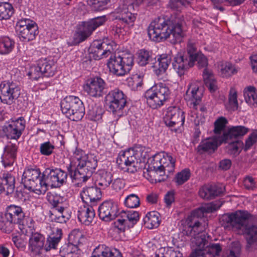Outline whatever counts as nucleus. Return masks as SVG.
Listing matches in <instances>:
<instances>
[{"mask_svg":"<svg viewBox=\"0 0 257 257\" xmlns=\"http://www.w3.org/2000/svg\"><path fill=\"white\" fill-rule=\"evenodd\" d=\"M184 17L180 13H174L167 19L158 18L150 24L148 36L154 41H161L170 39L175 44L180 43L185 36Z\"/></svg>","mask_w":257,"mask_h":257,"instance_id":"1","label":"nucleus"},{"mask_svg":"<svg viewBox=\"0 0 257 257\" xmlns=\"http://www.w3.org/2000/svg\"><path fill=\"white\" fill-rule=\"evenodd\" d=\"M80 196L84 203L93 205L101 199L102 194L100 189L94 186L84 188L80 192Z\"/></svg>","mask_w":257,"mask_h":257,"instance_id":"23","label":"nucleus"},{"mask_svg":"<svg viewBox=\"0 0 257 257\" xmlns=\"http://www.w3.org/2000/svg\"><path fill=\"white\" fill-rule=\"evenodd\" d=\"M103 112L101 106L94 105L89 109L87 115L90 120L96 121L101 119Z\"/></svg>","mask_w":257,"mask_h":257,"instance_id":"46","label":"nucleus"},{"mask_svg":"<svg viewBox=\"0 0 257 257\" xmlns=\"http://www.w3.org/2000/svg\"><path fill=\"white\" fill-rule=\"evenodd\" d=\"M159 214L156 211L148 213L144 218L145 224L148 228L157 227L160 224Z\"/></svg>","mask_w":257,"mask_h":257,"instance_id":"43","label":"nucleus"},{"mask_svg":"<svg viewBox=\"0 0 257 257\" xmlns=\"http://www.w3.org/2000/svg\"><path fill=\"white\" fill-rule=\"evenodd\" d=\"M196 61L198 66L203 68L208 64L206 57L198 51L194 42L189 41L187 45L186 51L178 53L173 58L172 66L179 76H183L185 71L193 67Z\"/></svg>","mask_w":257,"mask_h":257,"instance_id":"3","label":"nucleus"},{"mask_svg":"<svg viewBox=\"0 0 257 257\" xmlns=\"http://www.w3.org/2000/svg\"><path fill=\"white\" fill-rule=\"evenodd\" d=\"M221 247L218 243H213L205 250H203L205 252V255L208 257H215L219 254L221 251Z\"/></svg>","mask_w":257,"mask_h":257,"instance_id":"57","label":"nucleus"},{"mask_svg":"<svg viewBox=\"0 0 257 257\" xmlns=\"http://www.w3.org/2000/svg\"><path fill=\"white\" fill-rule=\"evenodd\" d=\"M61 109L63 114L73 121L80 120L85 114L82 101L76 96H66L61 102Z\"/></svg>","mask_w":257,"mask_h":257,"instance_id":"8","label":"nucleus"},{"mask_svg":"<svg viewBox=\"0 0 257 257\" xmlns=\"http://www.w3.org/2000/svg\"><path fill=\"white\" fill-rule=\"evenodd\" d=\"M105 101L108 106V110L117 115H121V111L126 103L124 94L121 90L117 89H115L106 94Z\"/></svg>","mask_w":257,"mask_h":257,"instance_id":"12","label":"nucleus"},{"mask_svg":"<svg viewBox=\"0 0 257 257\" xmlns=\"http://www.w3.org/2000/svg\"><path fill=\"white\" fill-rule=\"evenodd\" d=\"M257 142V132H253L247 138L245 141L244 150L249 149Z\"/></svg>","mask_w":257,"mask_h":257,"instance_id":"61","label":"nucleus"},{"mask_svg":"<svg viewBox=\"0 0 257 257\" xmlns=\"http://www.w3.org/2000/svg\"><path fill=\"white\" fill-rule=\"evenodd\" d=\"M20 94V89L14 82L4 81L0 84V100L4 104L11 105Z\"/></svg>","mask_w":257,"mask_h":257,"instance_id":"18","label":"nucleus"},{"mask_svg":"<svg viewBox=\"0 0 257 257\" xmlns=\"http://www.w3.org/2000/svg\"><path fill=\"white\" fill-rule=\"evenodd\" d=\"M60 199L62 200L58 197H50L49 201L53 207L49 212V217L51 221L63 223L69 220L71 215Z\"/></svg>","mask_w":257,"mask_h":257,"instance_id":"14","label":"nucleus"},{"mask_svg":"<svg viewBox=\"0 0 257 257\" xmlns=\"http://www.w3.org/2000/svg\"><path fill=\"white\" fill-rule=\"evenodd\" d=\"M15 222L6 212L0 215V229L4 232L10 233L15 226Z\"/></svg>","mask_w":257,"mask_h":257,"instance_id":"37","label":"nucleus"},{"mask_svg":"<svg viewBox=\"0 0 257 257\" xmlns=\"http://www.w3.org/2000/svg\"><path fill=\"white\" fill-rule=\"evenodd\" d=\"M27 75L31 79L34 80H37L39 78L43 77L38 61L36 65L30 66L27 72Z\"/></svg>","mask_w":257,"mask_h":257,"instance_id":"50","label":"nucleus"},{"mask_svg":"<svg viewBox=\"0 0 257 257\" xmlns=\"http://www.w3.org/2000/svg\"><path fill=\"white\" fill-rule=\"evenodd\" d=\"M26 124L24 117H19L12 120L8 125H4L3 131L8 139L18 140L25 131Z\"/></svg>","mask_w":257,"mask_h":257,"instance_id":"19","label":"nucleus"},{"mask_svg":"<svg viewBox=\"0 0 257 257\" xmlns=\"http://www.w3.org/2000/svg\"><path fill=\"white\" fill-rule=\"evenodd\" d=\"M43 247H44L43 236L38 233L32 234L29 239V249L35 254H39Z\"/></svg>","mask_w":257,"mask_h":257,"instance_id":"32","label":"nucleus"},{"mask_svg":"<svg viewBox=\"0 0 257 257\" xmlns=\"http://www.w3.org/2000/svg\"><path fill=\"white\" fill-rule=\"evenodd\" d=\"M58 236L50 237L48 239L47 243L44 246V249L46 251H49L51 249H55L60 241L62 235V231L61 229L57 230Z\"/></svg>","mask_w":257,"mask_h":257,"instance_id":"49","label":"nucleus"},{"mask_svg":"<svg viewBox=\"0 0 257 257\" xmlns=\"http://www.w3.org/2000/svg\"><path fill=\"white\" fill-rule=\"evenodd\" d=\"M18 148L15 144H9L6 146L2 157V162L5 167L13 165L17 157Z\"/></svg>","mask_w":257,"mask_h":257,"instance_id":"29","label":"nucleus"},{"mask_svg":"<svg viewBox=\"0 0 257 257\" xmlns=\"http://www.w3.org/2000/svg\"><path fill=\"white\" fill-rule=\"evenodd\" d=\"M147 153L145 147L142 146L136 148L135 151L121 152L117 158L116 163L120 169L124 170L125 167H127V171L134 172L139 169L140 162L137 157L146 158Z\"/></svg>","mask_w":257,"mask_h":257,"instance_id":"5","label":"nucleus"},{"mask_svg":"<svg viewBox=\"0 0 257 257\" xmlns=\"http://www.w3.org/2000/svg\"><path fill=\"white\" fill-rule=\"evenodd\" d=\"M134 65V57L131 53L111 56L107 63L109 71L117 76L128 73Z\"/></svg>","mask_w":257,"mask_h":257,"instance_id":"6","label":"nucleus"},{"mask_svg":"<svg viewBox=\"0 0 257 257\" xmlns=\"http://www.w3.org/2000/svg\"><path fill=\"white\" fill-rule=\"evenodd\" d=\"M227 108L228 110L232 111L236 110L238 108L237 93L234 90L231 89L230 91Z\"/></svg>","mask_w":257,"mask_h":257,"instance_id":"56","label":"nucleus"},{"mask_svg":"<svg viewBox=\"0 0 257 257\" xmlns=\"http://www.w3.org/2000/svg\"><path fill=\"white\" fill-rule=\"evenodd\" d=\"M16 29L20 40L24 42L34 40L38 34L36 23L28 19L19 21L16 24Z\"/></svg>","mask_w":257,"mask_h":257,"instance_id":"13","label":"nucleus"},{"mask_svg":"<svg viewBox=\"0 0 257 257\" xmlns=\"http://www.w3.org/2000/svg\"><path fill=\"white\" fill-rule=\"evenodd\" d=\"M139 218V214L138 212L134 210L128 211V224H131L132 227L137 222Z\"/></svg>","mask_w":257,"mask_h":257,"instance_id":"62","label":"nucleus"},{"mask_svg":"<svg viewBox=\"0 0 257 257\" xmlns=\"http://www.w3.org/2000/svg\"><path fill=\"white\" fill-rule=\"evenodd\" d=\"M198 84L199 82L194 81L190 83L184 96L185 99L190 102V104L193 105V108L195 110L198 109L197 105L201 102L202 96Z\"/></svg>","mask_w":257,"mask_h":257,"instance_id":"22","label":"nucleus"},{"mask_svg":"<svg viewBox=\"0 0 257 257\" xmlns=\"http://www.w3.org/2000/svg\"><path fill=\"white\" fill-rule=\"evenodd\" d=\"M97 166V159L93 154H88V156L81 162L78 163L74 170L71 165L68 167V171L72 182L76 186L87 181L92 175Z\"/></svg>","mask_w":257,"mask_h":257,"instance_id":"4","label":"nucleus"},{"mask_svg":"<svg viewBox=\"0 0 257 257\" xmlns=\"http://www.w3.org/2000/svg\"><path fill=\"white\" fill-rule=\"evenodd\" d=\"M224 143H228L227 148L229 153L234 155L238 154V150L242 145V143L239 140L228 141V142Z\"/></svg>","mask_w":257,"mask_h":257,"instance_id":"60","label":"nucleus"},{"mask_svg":"<svg viewBox=\"0 0 257 257\" xmlns=\"http://www.w3.org/2000/svg\"><path fill=\"white\" fill-rule=\"evenodd\" d=\"M237 70L232 64L226 62L222 65L221 68V73L223 77H229L236 73Z\"/></svg>","mask_w":257,"mask_h":257,"instance_id":"53","label":"nucleus"},{"mask_svg":"<svg viewBox=\"0 0 257 257\" xmlns=\"http://www.w3.org/2000/svg\"><path fill=\"white\" fill-rule=\"evenodd\" d=\"M191 120L193 121L196 126L202 124L205 120V117L201 114L199 116L198 113L194 111L191 112Z\"/></svg>","mask_w":257,"mask_h":257,"instance_id":"63","label":"nucleus"},{"mask_svg":"<svg viewBox=\"0 0 257 257\" xmlns=\"http://www.w3.org/2000/svg\"><path fill=\"white\" fill-rule=\"evenodd\" d=\"M62 257H79V250L77 245L69 243L63 245L60 249Z\"/></svg>","mask_w":257,"mask_h":257,"instance_id":"39","label":"nucleus"},{"mask_svg":"<svg viewBox=\"0 0 257 257\" xmlns=\"http://www.w3.org/2000/svg\"><path fill=\"white\" fill-rule=\"evenodd\" d=\"M176 160L172 156L168 153H164L163 160L162 162L161 170L164 173H173L174 171Z\"/></svg>","mask_w":257,"mask_h":257,"instance_id":"38","label":"nucleus"},{"mask_svg":"<svg viewBox=\"0 0 257 257\" xmlns=\"http://www.w3.org/2000/svg\"><path fill=\"white\" fill-rule=\"evenodd\" d=\"M248 131V128L242 125L232 126L227 132H223L222 135L219 137L220 144L223 142H228V141L238 139L245 135Z\"/></svg>","mask_w":257,"mask_h":257,"instance_id":"25","label":"nucleus"},{"mask_svg":"<svg viewBox=\"0 0 257 257\" xmlns=\"http://www.w3.org/2000/svg\"><path fill=\"white\" fill-rule=\"evenodd\" d=\"M117 205L111 200L103 202L98 207L99 218L105 221H109L117 216Z\"/></svg>","mask_w":257,"mask_h":257,"instance_id":"21","label":"nucleus"},{"mask_svg":"<svg viewBox=\"0 0 257 257\" xmlns=\"http://www.w3.org/2000/svg\"><path fill=\"white\" fill-rule=\"evenodd\" d=\"M201 223L198 221H195L194 223L191 222H188V230H183L184 234L187 235H195L198 234L201 230L199 229L200 227Z\"/></svg>","mask_w":257,"mask_h":257,"instance_id":"54","label":"nucleus"},{"mask_svg":"<svg viewBox=\"0 0 257 257\" xmlns=\"http://www.w3.org/2000/svg\"><path fill=\"white\" fill-rule=\"evenodd\" d=\"M46 188H59L66 183L68 174L60 168H47L43 173Z\"/></svg>","mask_w":257,"mask_h":257,"instance_id":"11","label":"nucleus"},{"mask_svg":"<svg viewBox=\"0 0 257 257\" xmlns=\"http://www.w3.org/2000/svg\"><path fill=\"white\" fill-rule=\"evenodd\" d=\"M83 88L90 97L99 98L106 93L107 85L103 79L96 76L88 79Z\"/></svg>","mask_w":257,"mask_h":257,"instance_id":"16","label":"nucleus"},{"mask_svg":"<svg viewBox=\"0 0 257 257\" xmlns=\"http://www.w3.org/2000/svg\"><path fill=\"white\" fill-rule=\"evenodd\" d=\"M14 13V9L9 3H0V21L9 19Z\"/></svg>","mask_w":257,"mask_h":257,"instance_id":"47","label":"nucleus"},{"mask_svg":"<svg viewBox=\"0 0 257 257\" xmlns=\"http://www.w3.org/2000/svg\"><path fill=\"white\" fill-rule=\"evenodd\" d=\"M22 222H20L18 224L19 228L23 233L34 234V221L31 217L26 216L23 219Z\"/></svg>","mask_w":257,"mask_h":257,"instance_id":"45","label":"nucleus"},{"mask_svg":"<svg viewBox=\"0 0 257 257\" xmlns=\"http://www.w3.org/2000/svg\"><path fill=\"white\" fill-rule=\"evenodd\" d=\"M255 219L248 212L238 210L223 215L221 221L225 228L241 232L250 245L253 243L257 245V227L253 224Z\"/></svg>","mask_w":257,"mask_h":257,"instance_id":"2","label":"nucleus"},{"mask_svg":"<svg viewBox=\"0 0 257 257\" xmlns=\"http://www.w3.org/2000/svg\"><path fill=\"white\" fill-rule=\"evenodd\" d=\"M106 21V17L104 16L80 23L77 25L74 35V42L79 44L87 40L97 28L104 25Z\"/></svg>","mask_w":257,"mask_h":257,"instance_id":"10","label":"nucleus"},{"mask_svg":"<svg viewBox=\"0 0 257 257\" xmlns=\"http://www.w3.org/2000/svg\"><path fill=\"white\" fill-rule=\"evenodd\" d=\"M164 153L156 154L153 157L149 158L148 160V168H146L149 175L155 178L156 182H160L164 181L165 179H157L156 175H158L160 177L164 176L163 171L161 170L162 162L164 156Z\"/></svg>","mask_w":257,"mask_h":257,"instance_id":"20","label":"nucleus"},{"mask_svg":"<svg viewBox=\"0 0 257 257\" xmlns=\"http://www.w3.org/2000/svg\"><path fill=\"white\" fill-rule=\"evenodd\" d=\"M184 111L177 106H170L166 110L163 120L165 124L175 132L183 126L185 121Z\"/></svg>","mask_w":257,"mask_h":257,"instance_id":"15","label":"nucleus"},{"mask_svg":"<svg viewBox=\"0 0 257 257\" xmlns=\"http://www.w3.org/2000/svg\"><path fill=\"white\" fill-rule=\"evenodd\" d=\"M113 175L110 172L101 171L98 174L96 180L98 186L105 189L108 187L112 182Z\"/></svg>","mask_w":257,"mask_h":257,"instance_id":"40","label":"nucleus"},{"mask_svg":"<svg viewBox=\"0 0 257 257\" xmlns=\"http://www.w3.org/2000/svg\"><path fill=\"white\" fill-rule=\"evenodd\" d=\"M111 187L116 192L121 190L124 186V181L123 179L117 178L112 180Z\"/></svg>","mask_w":257,"mask_h":257,"instance_id":"64","label":"nucleus"},{"mask_svg":"<svg viewBox=\"0 0 257 257\" xmlns=\"http://www.w3.org/2000/svg\"><path fill=\"white\" fill-rule=\"evenodd\" d=\"M171 62V57L167 54H162L158 56L153 67L156 68L155 73L159 75L165 73Z\"/></svg>","mask_w":257,"mask_h":257,"instance_id":"31","label":"nucleus"},{"mask_svg":"<svg viewBox=\"0 0 257 257\" xmlns=\"http://www.w3.org/2000/svg\"><path fill=\"white\" fill-rule=\"evenodd\" d=\"M205 86L211 92H214L218 88L216 81L211 71L204 69L202 74Z\"/></svg>","mask_w":257,"mask_h":257,"instance_id":"36","label":"nucleus"},{"mask_svg":"<svg viewBox=\"0 0 257 257\" xmlns=\"http://www.w3.org/2000/svg\"><path fill=\"white\" fill-rule=\"evenodd\" d=\"M225 187L222 185H206L202 187L199 191V196L206 200H210L223 194Z\"/></svg>","mask_w":257,"mask_h":257,"instance_id":"24","label":"nucleus"},{"mask_svg":"<svg viewBox=\"0 0 257 257\" xmlns=\"http://www.w3.org/2000/svg\"><path fill=\"white\" fill-rule=\"evenodd\" d=\"M54 149L55 146L48 141L42 143L39 150L42 155L49 156L53 153Z\"/></svg>","mask_w":257,"mask_h":257,"instance_id":"59","label":"nucleus"},{"mask_svg":"<svg viewBox=\"0 0 257 257\" xmlns=\"http://www.w3.org/2000/svg\"><path fill=\"white\" fill-rule=\"evenodd\" d=\"M115 19L118 20L119 23L124 25V26H127L130 27L134 26L136 14L128 12L125 7L119 8L115 10Z\"/></svg>","mask_w":257,"mask_h":257,"instance_id":"26","label":"nucleus"},{"mask_svg":"<svg viewBox=\"0 0 257 257\" xmlns=\"http://www.w3.org/2000/svg\"><path fill=\"white\" fill-rule=\"evenodd\" d=\"M124 204L128 208L137 207L140 204V199L137 195L132 194L126 197L124 201Z\"/></svg>","mask_w":257,"mask_h":257,"instance_id":"58","label":"nucleus"},{"mask_svg":"<svg viewBox=\"0 0 257 257\" xmlns=\"http://www.w3.org/2000/svg\"><path fill=\"white\" fill-rule=\"evenodd\" d=\"M95 216L93 205L86 204L80 207L78 211V218L83 224L86 225L90 224Z\"/></svg>","mask_w":257,"mask_h":257,"instance_id":"27","label":"nucleus"},{"mask_svg":"<svg viewBox=\"0 0 257 257\" xmlns=\"http://www.w3.org/2000/svg\"><path fill=\"white\" fill-rule=\"evenodd\" d=\"M91 257H122L121 253L115 250L113 252L108 247L99 245L93 250Z\"/></svg>","mask_w":257,"mask_h":257,"instance_id":"34","label":"nucleus"},{"mask_svg":"<svg viewBox=\"0 0 257 257\" xmlns=\"http://www.w3.org/2000/svg\"><path fill=\"white\" fill-rule=\"evenodd\" d=\"M1 185L4 188L3 193L7 195L12 194L15 189V179L9 173H4L1 178Z\"/></svg>","mask_w":257,"mask_h":257,"instance_id":"35","label":"nucleus"},{"mask_svg":"<svg viewBox=\"0 0 257 257\" xmlns=\"http://www.w3.org/2000/svg\"><path fill=\"white\" fill-rule=\"evenodd\" d=\"M109 0H87V4L94 11L103 10Z\"/></svg>","mask_w":257,"mask_h":257,"instance_id":"52","label":"nucleus"},{"mask_svg":"<svg viewBox=\"0 0 257 257\" xmlns=\"http://www.w3.org/2000/svg\"><path fill=\"white\" fill-rule=\"evenodd\" d=\"M244 96L245 101L250 106H257V92L253 86H248L244 90Z\"/></svg>","mask_w":257,"mask_h":257,"instance_id":"42","label":"nucleus"},{"mask_svg":"<svg viewBox=\"0 0 257 257\" xmlns=\"http://www.w3.org/2000/svg\"><path fill=\"white\" fill-rule=\"evenodd\" d=\"M227 120L224 117H220L214 122V133L216 135H220L225 129Z\"/></svg>","mask_w":257,"mask_h":257,"instance_id":"55","label":"nucleus"},{"mask_svg":"<svg viewBox=\"0 0 257 257\" xmlns=\"http://www.w3.org/2000/svg\"><path fill=\"white\" fill-rule=\"evenodd\" d=\"M112 51V46L107 39L94 40L88 49L90 57L95 60L108 57Z\"/></svg>","mask_w":257,"mask_h":257,"instance_id":"17","label":"nucleus"},{"mask_svg":"<svg viewBox=\"0 0 257 257\" xmlns=\"http://www.w3.org/2000/svg\"><path fill=\"white\" fill-rule=\"evenodd\" d=\"M137 62L141 66H145L153 61V53L152 51L141 49L137 53Z\"/></svg>","mask_w":257,"mask_h":257,"instance_id":"41","label":"nucleus"},{"mask_svg":"<svg viewBox=\"0 0 257 257\" xmlns=\"http://www.w3.org/2000/svg\"><path fill=\"white\" fill-rule=\"evenodd\" d=\"M190 175V170L186 168L176 174L175 178V182L178 185H182L189 180Z\"/></svg>","mask_w":257,"mask_h":257,"instance_id":"51","label":"nucleus"},{"mask_svg":"<svg viewBox=\"0 0 257 257\" xmlns=\"http://www.w3.org/2000/svg\"><path fill=\"white\" fill-rule=\"evenodd\" d=\"M219 140V137L218 139L215 138H209L201 141L197 147L198 152L200 154H211L214 152L218 147V143H220Z\"/></svg>","mask_w":257,"mask_h":257,"instance_id":"30","label":"nucleus"},{"mask_svg":"<svg viewBox=\"0 0 257 257\" xmlns=\"http://www.w3.org/2000/svg\"><path fill=\"white\" fill-rule=\"evenodd\" d=\"M119 218L114 222L115 226L121 231L125 230V225L128 224V211H121L118 215Z\"/></svg>","mask_w":257,"mask_h":257,"instance_id":"48","label":"nucleus"},{"mask_svg":"<svg viewBox=\"0 0 257 257\" xmlns=\"http://www.w3.org/2000/svg\"><path fill=\"white\" fill-rule=\"evenodd\" d=\"M39 169H28L23 173L22 183L25 188L37 194H44L47 189L46 188L43 176H40Z\"/></svg>","mask_w":257,"mask_h":257,"instance_id":"9","label":"nucleus"},{"mask_svg":"<svg viewBox=\"0 0 257 257\" xmlns=\"http://www.w3.org/2000/svg\"><path fill=\"white\" fill-rule=\"evenodd\" d=\"M170 91L163 83H159L148 89L144 94L148 105L153 109L162 106L169 98Z\"/></svg>","mask_w":257,"mask_h":257,"instance_id":"7","label":"nucleus"},{"mask_svg":"<svg viewBox=\"0 0 257 257\" xmlns=\"http://www.w3.org/2000/svg\"><path fill=\"white\" fill-rule=\"evenodd\" d=\"M6 212L15 224H19L22 222L23 219L26 216L23 208L15 205H11L7 207Z\"/></svg>","mask_w":257,"mask_h":257,"instance_id":"33","label":"nucleus"},{"mask_svg":"<svg viewBox=\"0 0 257 257\" xmlns=\"http://www.w3.org/2000/svg\"><path fill=\"white\" fill-rule=\"evenodd\" d=\"M38 62L43 77H51L55 75L57 66L53 59L50 58H41Z\"/></svg>","mask_w":257,"mask_h":257,"instance_id":"28","label":"nucleus"},{"mask_svg":"<svg viewBox=\"0 0 257 257\" xmlns=\"http://www.w3.org/2000/svg\"><path fill=\"white\" fill-rule=\"evenodd\" d=\"M15 42L9 37L0 39V54L7 55L11 53L14 48Z\"/></svg>","mask_w":257,"mask_h":257,"instance_id":"44","label":"nucleus"}]
</instances>
